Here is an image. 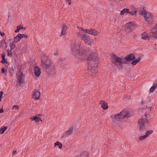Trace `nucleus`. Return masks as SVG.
<instances>
[{
  "label": "nucleus",
  "instance_id": "a18cd8bd",
  "mask_svg": "<svg viewBox=\"0 0 157 157\" xmlns=\"http://www.w3.org/2000/svg\"><path fill=\"white\" fill-rule=\"evenodd\" d=\"M58 53V51H56L54 55L55 56L57 55Z\"/></svg>",
  "mask_w": 157,
  "mask_h": 157
},
{
  "label": "nucleus",
  "instance_id": "de8ad7c7",
  "mask_svg": "<svg viewBox=\"0 0 157 157\" xmlns=\"http://www.w3.org/2000/svg\"><path fill=\"white\" fill-rule=\"evenodd\" d=\"M77 157H79V156H77Z\"/></svg>",
  "mask_w": 157,
  "mask_h": 157
},
{
  "label": "nucleus",
  "instance_id": "f8f14e48",
  "mask_svg": "<svg viewBox=\"0 0 157 157\" xmlns=\"http://www.w3.org/2000/svg\"><path fill=\"white\" fill-rule=\"evenodd\" d=\"M111 117L113 122H116L117 121H119L122 118L120 113H118L114 115H113L111 116Z\"/></svg>",
  "mask_w": 157,
  "mask_h": 157
},
{
  "label": "nucleus",
  "instance_id": "c03bdc74",
  "mask_svg": "<svg viewBox=\"0 0 157 157\" xmlns=\"http://www.w3.org/2000/svg\"><path fill=\"white\" fill-rule=\"evenodd\" d=\"M67 2H68L69 5H70L71 4V0H69L68 1H67Z\"/></svg>",
  "mask_w": 157,
  "mask_h": 157
},
{
  "label": "nucleus",
  "instance_id": "f257e3e1",
  "mask_svg": "<svg viewBox=\"0 0 157 157\" xmlns=\"http://www.w3.org/2000/svg\"><path fill=\"white\" fill-rule=\"evenodd\" d=\"M97 57L96 52H93L89 55L87 58L88 74L92 77L96 76L98 72L96 69L98 64Z\"/></svg>",
  "mask_w": 157,
  "mask_h": 157
},
{
  "label": "nucleus",
  "instance_id": "9d476101",
  "mask_svg": "<svg viewBox=\"0 0 157 157\" xmlns=\"http://www.w3.org/2000/svg\"><path fill=\"white\" fill-rule=\"evenodd\" d=\"M24 76L21 71H19L17 73V81L21 84L23 83L24 81Z\"/></svg>",
  "mask_w": 157,
  "mask_h": 157
},
{
  "label": "nucleus",
  "instance_id": "20e7f679",
  "mask_svg": "<svg viewBox=\"0 0 157 157\" xmlns=\"http://www.w3.org/2000/svg\"><path fill=\"white\" fill-rule=\"evenodd\" d=\"M112 61L113 63L118 69H121L123 67V63L127 64L128 61L124 60V57H120L115 55H113Z\"/></svg>",
  "mask_w": 157,
  "mask_h": 157
},
{
  "label": "nucleus",
  "instance_id": "ea45409f",
  "mask_svg": "<svg viewBox=\"0 0 157 157\" xmlns=\"http://www.w3.org/2000/svg\"><path fill=\"white\" fill-rule=\"evenodd\" d=\"M0 34L1 36H3L5 35V33L2 32H0Z\"/></svg>",
  "mask_w": 157,
  "mask_h": 157
},
{
  "label": "nucleus",
  "instance_id": "37998d69",
  "mask_svg": "<svg viewBox=\"0 0 157 157\" xmlns=\"http://www.w3.org/2000/svg\"><path fill=\"white\" fill-rule=\"evenodd\" d=\"M4 112V110L2 109H0V114Z\"/></svg>",
  "mask_w": 157,
  "mask_h": 157
},
{
  "label": "nucleus",
  "instance_id": "6ab92c4d",
  "mask_svg": "<svg viewBox=\"0 0 157 157\" xmlns=\"http://www.w3.org/2000/svg\"><path fill=\"white\" fill-rule=\"evenodd\" d=\"M10 42V48L11 51L15 47L16 44L12 39H9L8 40Z\"/></svg>",
  "mask_w": 157,
  "mask_h": 157
},
{
  "label": "nucleus",
  "instance_id": "7ed1b4c3",
  "mask_svg": "<svg viewBox=\"0 0 157 157\" xmlns=\"http://www.w3.org/2000/svg\"><path fill=\"white\" fill-rule=\"evenodd\" d=\"M41 66L45 68L46 72L50 76H53L56 73V70L50 59L46 55H43L41 57Z\"/></svg>",
  "mask_w": 157,
  "mask_h": 157
},
{
  "label": "nucleus",
  "instance_id": "e433bc0d",
  "mask_svg": "<svg viewBox=\"0 0 157 157\" xmlns=\"http://www.w3.org/2000/svg\"><path fill=\"white\" fill-rule=\"evenodd\" d=\"M15 109V110H17L19 109V107L15 105H14L13 106V107L12 108V109Z\"/></svg>",
  "mask_w": 157,
  "mask_h": 157
},
{
  "label": "nucleus",
  "instance_id": "5701e85b",
  "mask_svg": "<svg viewBox=\"0 0 157 157\" xmlns=\"http://www.w3.org/2000/svg\"><path fill=\"white\" fill-rule=\"evenodd\" d=\"M151 35H149L146 33H144L142 34V38L144 40H146L147 38L150 37H151Z\"/></svg>",
  "mask_w": 157,
  "mask_h": 157
},
{
  "label": "nucleus",
  "instance_id": "c756f323",
  "mask_svg": "<svg viewBox=\"0 0 157 157\" xmlns=\"http://www.w3.org/2000/svg\"><path fill=\"white\" fill-rule=\"evenodd\" d=\"M7 128V127L6 126H4L3 128H1L0 129V134H2L3 133Z\"/></svg>",
  "mask_w": 157,
  "mask_h": 157
},
{
  "label": "nucleus",
  "instance_id": "4be33fe9",
  "mask_svg": "<svg viewBox=\"0 0 157 157\" xmlns=\"http://www.w3.org/2000/svg\"><path fill=\"white\" fill-rule=\"evenodd\" d=\"M67 29V26L65 24H63L62 26V30L61 34V36L65 34Z\"/></svg>",
  "mask_w": 157,
  "mask_h": 157
},
{
  "label": "nucleus",
  "instance_id": "4c0bfd02",
  "mask_svg": "<svg viewBox=\"0 0 157 157\" xmlns=\"http://www.w3.org/2000/svg\"><path fill=\"white\" fill-rule=\"evenodd\" d=\"M7 55L8 56H11L12 54V52L11 51V49H10V51L8 50L7 51Z\"/></svg>",
  "mask_w": 157,
  "mask_h": 157
},
{
  "label": "nucleus",
  "instance_id": "dca6fc26",
  "mask_svg": "<svg viewBox=\"0 0 157 157\" xmlns=\"http://www.w3.org/2000/svg\"><path fill=\"white\" fill-rule=\"evenodd\" d=\"M41 116L40 114H36L35 116L31 117L30 118L32 121H35V122H38L40 121H42L41 118L40 117V116Z\"/></svg>",
  "mask_w": 157,
  "mask_h": 157
},
{
  "label": "nucleus",
  "instance_id": "473e14b6",
  "mask_svg": "<svg viewBox=\"0 0 157 157\" xmlns=\"http://www.w3.org/2000/svg\"><path fill=\"white\" fill-rule=\"evenodd\" d=\"M153 132V131L152 130H149L147 131L145 135H146L147 137L149 135L152 134Z\"/></svg>",
  "mask_w": 157,
  "mask_h": 157
},
{
  "label": "nucleus",
  "instance_id": "a19ab883",
  "mask_svg": "<svg viewBox=\"0 0 157 157\" xmlns=\"http://www.w3.org/2000/svg\"><path fill=\"white\" fill-rule=\"evenodd\" d=\"M4 69V68H3L2 69V73H4L5 72V70Z\"/></svg>",
  "mask_w": 157,
  "mask_h": 157
},
{
  "label": "nucleus",
  "instance_id": "aec40b11",
  "mask_svg": "<svg viewBox=\"0 0 157 157\" xmlns=\"http://www.w3.org/2000/svg\"><path fill=\"white\" fill-rule=\"evenodd\" d=\"M34 74L36 76H39L41 73L40 69L37 66L34 67Z\"/></svg>",
  "mask_w": 157,
  "mask_h": 157
},
{
  "label": "nucleus",
  "instance_id": "f03ea898",
  "mask_svg": "<svg viewBox=\"0 0 157 157\" xmlns=\"http://www.w3.org/2000/svg\"><path fill=\"white\" fill-rule=\"evenodd\" d=\"M71 49L72 54L75 57L82 59H86L87 58L86 51L81 47L79 43L71 44Z\"/></svg>",
  "mask_w": 157,
  "mask_h": 157
},
{
  "label": "nucleus",
  "instance_id": "ddd939ff",
  "mask_svg": "<svg viewBox=\"0 0 157 157\" xmlns=\"http://www.w3.org/2000/svg\"><path fill=\"white\" fill-rule=\"evenodd\" d=\"M85 31L86 33H87L94 36L97 35L99 33L98 31L95 29H86Z\"/></svg>",
  "mask_w": 157,
  "mask_h": 157
},
{
  "label": "nucleus",
  "instance_id": "2eb2a0df",
  "mask_svg": "<svg viewBox=\"0 0 157 157\" xmlns=\"http://www.w3.org/2000/svg\"><path fill=\"white\" fill-rule=\"evenodd\" d=\"M40 96V93L37 90H35L33 91L32 97L33 98L37 100Z\"/></svg>",
  "mask_w": 157,
  "mask_h": 157
},
{
  "label": "nucleus",
  "instance_id": "39448f33",
  "mask_svg": "<svg viewBox=\"0 0 157 157\" xmlns=\"http://www.w3.org/2000/svg\"><path fill=\"white\" fill-rule=\"evenodd\" d=\"M150 115L148 114H146L145 115V118H142L140 119L138 121V128L140 131H142L145 128V124H146L148 125L149 124V120L147 118H149Z\"/></svg>",
  "mask_w": 157,
  "mask_h": 157
},
{
  "label": "nucleus",
  "instance_id": "c85d7f7f",
  "mask_svg": "<svg viewBox=\"0 0 157 157\" xmlns=\"http://www.w3.org/2000/svg\"><path fill=\"white\" fill-rule=\"evenodd\" d=\"M140 58H139L137 59L132 61L131 63L133 65H135L140 61Z\"/></svg>",
  "mask_w": 157,
  "mask_h": 157
},
{
  "label": "nucleus",
  "instance_id": "a878e982",
  "mask_svg": "<svg viewBox=\"0 0 157 157\" xmlns=\"http://www.w3.org/2000/svg\"><path fill=\"white\" fill-rule=\"evenodd\" d=\"M18 36V37L21 39H22L23 38H28V36L26 35L25 34H21L20 33H19L17 34Z\"/></svg>",
  "mask_w": 157,
  "mask_h": 157
},
{
  "label": "nucleus",
  "instance_id": "2f4dec72",
  "mask_svg": "<svg viewBox=\"0 0 157 157\" xmlns=\"http://www.w3.org/2000/svg\"><path fill=\"white\" fill-rule=\"evenodd\" d=\"M18 36L17 34V35L14 38V41L15 42L17 43L20 40V39L18 37Z\"/></svg>",
  "mask_w": 157,
  "mask_h": 157
},
{
  "label": "nucleus",
  "instance_id": "412c9836",
  "mask_svg": "<svg viewBox=\"0 0 157 157\" xmlns=\"http://www.w3.org/2000/svg\"><path fill=\"white\" fill-rule=\"evenodd\" d=\"M157 87V82H155L153 84L152 86L151 87V88L150 89L149 91L150 93H152L153 92L154 90Z\"/></svg>",
  "mask_w": 157,
  "mask_h": 157
},
{
  "label": "nucleus",
  "instance_id": "393cba45",
  "mask_svg": "<svg viewBox=\"0 0 157 157\" xmlns=\"http://www.w3.org/2000/svg\"><path fill=\"white\" fill-rule=\"evenodd\" d=\"M128 9L124 8L121 11L120 14L121 15H123L125 13H128Z\"/></svg>",
  "mask_w": 157,
  "mask_h": 157
},
{
  "label": "nucleus",
  "instance_id": "b1692460",
  "mask_svg": "<svg viewBox=\"0 0 157 157\" xmlns=\"http://www.w3.org/2000/svg\"><path fill=\"white\" fill-rule=\"evenodd\" d=\"M73 129V126L70 127L69 129L65 132V135L66 136L69 135L72 133Z\"/></svg>",
  "mask_w": 157,
  "mask_h": 157
},
{
  "label": "nucleus",
  "instance_id": "6e6552de",
  "mask_svg": "<svg viewBox=\"0 0 157 157\" xmlns=\"http://www.w3.org/2000/svg\"><path fill=\"white\" fill-rule=\"evenodd\" d=\"M81 38L82 40L84 43L88 45L91 46L92 44H93L94 40L91 39L89 36H88L86 34H84Z\"/></svg>",
  "mask_w": 157,
  "mask_h": 157
},
{
  "label": "nucleus",
  "instance_id": "bb28decb",
  "mask_svg": "<svg viewBox=\"0 0 157 157\" xmlns=\"http://www.w3.org/2000/svg\"><path fill=\"white\" fill-rule=\"evenodd\" d=\"M54 145L55 147H56L57 146H59V149H61L62 147V144L58 141H57L54 143Z\"/></svg>",
  "mask_w": 157,
  "mask_h": 157
},
{
  "label": "nucleus",
  "instance_id": "f704fd0d",
  "mask_svg": "<svg viewBox=\"0 0 157 157\" xmlns=\"http://www.w3.org/2000/svg\"><path fill=\"white\" fill-rule=\"evenodd\" d=\"M131 11H132L135 12V13H137V11L135 7L134 6H132L131 7Z\"/></svg>",
  "mask_w": 157,
  "mask_h": 157
},
{
  "label": "nucleus",
  "instance_id": "c9c22d12",
  "mask_svg": "<svg viewBox=\"0 0 157 157\" xmlns=\"http://www.w3.org/2000/svg\"><path fill=\"white\" fill-rule=\"evenodd\" d=\"M128 13H129L132 15H133L136 14L137 13H135L134 12L132 11L131 10V11H130L129 9Z\"/></svg>",
  "mask_w": 157,
  "mask_h": 157
},
{
  "label": "nucleus",
  "instance_id": "79ce46f5",
  "mask_svg": "<svg viewBox=\"0 0 157 157\" xmlns=\"http://www.w3.org/2000/svg\"><path fill=\"white\" fill-rule=\"evenodd\" d=\"M17 154V151H13V155H15V154Z\"/></svg>",
  "mask_w": 157,
  "mask_h": 157
},
{
  "label": "nucleus",
  "instance_id": "72a5a7b5",
  "mask_svg": "<svg viewBox=\"0 0 157 157\" xmlns=\"http://www.w3.org/2000/svg\"><path fill=\"white\" fill-rule=\"evenodd\" d=\"M147 137L146 135H144L140 136L139 137L138 139L140 140H142L145 139Z\"/></svg>",
  "mask_w": 157,
  "mask_h": 157
},
{
  "label": "nucleus",
  "instance_id": "9b49d317",
  "mask_svg": "<svg viewBox=\"0 0 157 157\" xmlns=\"http://www.w3.org/2000/svg\"><path fill=\"white\" fill-rule=\"evenodd\" d=\"M155 18L157 19V16ZM151 33L153 34L152 35H151V36L154 37V38L157 39V24L152 29Z\"/></svg>",
  "mask_w": 157,
  "mask_h": 157
},
{
  "label": "nucleus",
  "instance_id": "0eeeda50",
  "mask_svg": "<svg viewBox=\"0 0 157 157\" xmlns=\"http://www.w3.org/2000/svg\"><path fill=\"white\" fill-rule=\"evenodd\" d=\"M136 26V25L134 22H129L125 24V31L126 33H130L135 29Z\"/></svg>",
  "mask_w": 157,
  "mask_h": 157
},
{
  "label": "nucleus",
  "instance_id": "f3484780",
  "mask_svg": "<svg viewBox=\"0 0 157 157\" xmlns=\"http://www.w3.org/2000/svg\"><path fill=\"white\" fill-rule=\"evenodd\" d=\"M99 103L101 105V108L104 109L106 110L108 109V105L105 101L101 100L100 101Z\"/></svg>",
  "mask_w": 157,
  "mask_h": 157
},
{
  "label": "nucleus",
  "instance_id": "58836bf2",
  "mask_svg": "<svg viewBox=\"0 0 157 157\" xmlns=\"http://www.w3.org/2000/svg\"><path fill=\"white\" fill-rule=\"evenodd\" d=\"M3 94V92L2 91H1L0 92V101H1L2 97Z\"/></svg>",
  "mask_w": 157,
  "mask_h": 157
},
{
  "label": "nucleus",
  "instance_id": "a211bd4d",
  "mask_svg": "<svg viewBox=\"0 0 157 157\" xmlns=\"http://www.w3.org/2000/svg\"><path fill=\"white\" fill-rule=\"evenodd\" d=\"M135 58L134 55L132 53L127 55L124 58V60H126L128 61V60H131L135 59Z\"/></svg>",
  "mask_w": 157,
  "mask_h": 157
},
{
  "label": "nucleus",
  "instance_id": "7c9ffc66",
  "mask_svg": "<svg viewBox=\"0 0 157 157\" xmlns=\"http://www.w3.org/2000/svg\"><path fill=\"white\" fill-rule=\"evenodd\" d=\"M5 55L2 54V60L1 61V62L2 63H7L6 59L5 58Z\"/></svg>",
  "mask_w": 157,
  "mask_h": 157
},
{
  "label": "nucleus",
  "instance_id": "49530a36",
  "mask_svg": "<svg viewBox=\"0 0 157 157\" xmlns=\"http://www.w3.org/2000/svg\"><path fill=\"white\" fill-rule=\"evenodd\" d=\"M83 154H87V152L86 151H84L83 152Z\"/></svg>",
  "mask_w": 157,
  "mask_h": 157
},
{
  "label": "nucleus",
  "instance_id": "cd10ccee",
  "mask_svg": "<svg viewBox=\"0 0 157 157\" xmlns=\"http://www.w3.org/2000/svg\"><path fill=\"white\" fill-rule=\"evenodd\" d=\"M23 29H25V28L23 26H21V25H20L17 27V29L15 31V32H18L20 30Z\"/></svg>",
  "mask_w": 157,
  "mask_h": 157
},
{
  "label": "nucleus",
  "instance_id": "423d86ee",
  "mask_svg": "<svg viewBox=\"0 0 157 157\" xmlns=\"http://www.w3.org/2000/svg\"><path fill=\"white\" fill-rule=\"evenodd\" d=\"M145 21L149 23H151L154 21V17L153 14L148 11L144 10L141 12Z\"/></svg>",
  "mask_w": 157,
  "mask_h": 157
},
{
  "label": "nucleus",
  "instance_id": "4468645a",
  "mask_svg": "<svg viewBox=\"0 0 157 157\" xmlns=\"http://www.w3.org/2000/svg\"><path fill=\"white\" fill-rule=\"evenodd\" d=\"M77 28L78 29V30H77L78 31L77 35L78 36L82 37L85 34L84 33H86L85 30H86V29H84L80 27H78Z\"/></svg>",
  "mask_w": 157,
  "mask_h": 157
},
{
  "label": "nucleus",
  "instance_id": "1a4fd4ad",
  "mask_svg": "<svg viewBox=\"0 0 157 157\" xmlns=\"http://www.w3.org/2000/svg\"><path fill=\"white\" fill-rule=\"evenodd\" d=\"M120 113L122 118L125 117H129L132 116V114L130 110L127 109H124Z\"/></svg>",
  "mask_w": 157,
  "mask_h": 157
}]
</instances>
